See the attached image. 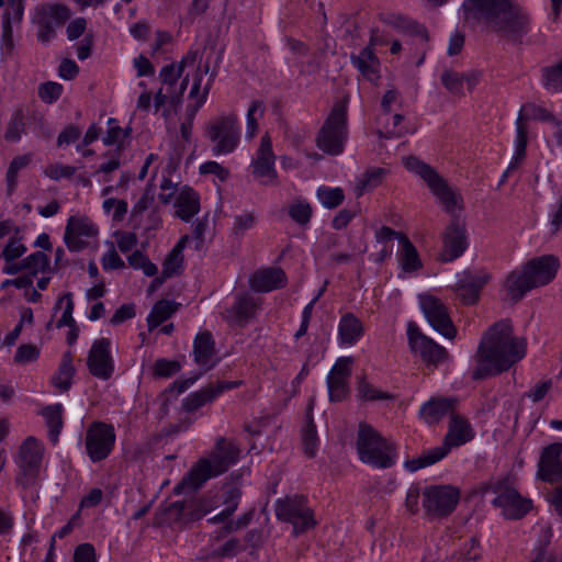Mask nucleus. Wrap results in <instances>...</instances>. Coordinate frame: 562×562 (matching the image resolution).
<instances>
[{
    "label": "nucleus",
    "instance_id": "obj_1",
    "mask_svg": "<svg viewBox=\"0 0 562 562\" xmlns=\"http://www.w3.org/2000/svg\"><path fill=\"white\" fill-rule=\"evenodd\" d=\"M526 355V341L515 337L508 319L493 324L483 335L474 355L475 368L471 378L475 381L507 371Z\"/></svg>",
    "mask_w": 562,
    "mask_h": 562
},
{
    "label": "nucleus",
    "instance_id": "obj_2",
    "mask_svg": "<svg viewBox=\"0 0 562 562\" xmlns=\"http://www.w3.org/2000/svg\"><path fill=\"white\" fill-rule=\"evenodd\" d=\"M464 20H484L498 36L522 43L530 32V14L512 0H465L462 5Z\"/></svg>",
    "mask_w": 562,
    "mask_h": 562
},
{
    "label": "nucleus",
    "instance_id": "obj_3",
    "mask_svg": "<svg viewBox=\"0 0 562 562\" xmlns=\"http://www.w3.org/2000/svg\"><path fill=\"white\" fill-rule=\"evenodd\" d=\"M240 449L232 441L220 438L209 458L200 459L176 485L173 492H194L211 477L218 476L234 465Z\"/></svg>",
    "mask_w": 562,
    "mask_h": 562
},
{
    "label": "nucleus",
    "instance_id": "obj_4",
    "mask_svg": "<svg viewBox=\"0 0 562 562\" xmlns=\"http://www.w3.org/2000/svg\"><path fill=\"white\" fill-rule=\"evenodd\" d=\"M558 268V259L552 255H546L527 261L521 270L512 271L504 282L510 301L516 304L528 291L550 283Z\"/></svg>",
    "mask_w": 562,
    "mask_h": 562
},
{
    "label": "nucleus",
    "instance_id": "obj_5",
    "mask_svg": "<svg viewBox=\"0 0 562 562\" xmlns=\"http://www.w3.org/2000/svg\"><path fill=\"white\" fill-rule=\"evenodd\" d=\"M473 438V431L470 423L458 414H452L448 432L443 438V442L439 447H435L425 451L420 457L405 462V468L415 472L425 467L431 465L443 459L453 447H459Z\"/></svg>",
    "mask_w": 562,
    "mask_h": 562
},
{
    "label": "nucleus",
    "instance_id": "obj_6",
    "mask_svg": "<svg viewBox=\"0 0 562 562\" xmlns=\"http://www.w3.org/2000/svg\"><path fill=\"white\" fill-rule=\"evenodd\" d=\"M356 445L360 460L367 464L386 469L395 462L394 446L367 423L359 424Z\"/></svg>",
    "mask_w": 562,
    "mask_h": 562
},
{
    "label": "nucleus",
    "instance_id": "obj_7",
    "mask_svg": "<svg viewBox=\"0 0 562 562\" xmlns=\"http://www.w3.org/2000/svg\"><path fill=\"white\" fill-rule=\"evenodd\" d=\"M347 104L348 97L336 102L317 134V147L328 155L337 156L344 151L348 137Z\"/></svg>",
    "mask_w": 562,
    "mask_h": 562
},
{
    "label": "nucleus",
    "instance_id": "obj_8",
    "mask_svg": "<svg viewBox=\"0 0 562 562\" xmlns=\"http://www.w3.org/2000/svg\"><path fill=\"white\" fill-rule=\"evenodd\" d=\"M404 165L409 171L417 173L426 181L428 188L437 196L446 212L452 214L457 207L462 209V205L459 204L461 196L448 186L447 181L431 166L423 162L415 156L406 157Z\"/></svg>",
    "mask_w": 562,
    "mask_h": 562
},
{
    "label": "nucleus",
    "instance_id": "obj_9",
    "mask_svg": "<svg viewBox=\"0 0 562 562\" xmlns=\"http://www.w3.org/2000/svg\"><path fill=\"white\" fill-rule=\"evenodd\" d=\"M71 15L70 9L64 3H41L32 18L36 26V38L46 45L57 36V29L61 27Z\"/></svg>",
    "mask_w": 562,
    "mask_h": 562
},
{
    "label": "nucleus",
    "instance_id": "obj_10",
    "mask_svg": "<svg viewBox=\"0 0 562 562\" xmlns=\"http://www.w3.org/2000/svg\"><path fill=\"white\" fill-rule=\"evenodd\" d=\"M205 136L213 144L214 155H226L234 151L240 138L237 115L229 113L215 117L207 124Z\"/></svg>",
    "mask_w": 562,
    "mask_h": 562
},
{
    "label": "nucleus",
    "instance_id": "obj_11",
    "mask_svg": "<svg viewBox=\"0 0 562 562\" xmlns=\"http://www.w3.org/2000/svg\"><path fill=\"white\" fill-rule=\"evenodd\" d=\"M43 446L35 437H27L19 449L16 464V484L22 490L33 488L36 484L43 459Z\"/></svg>",
    "mask_w": 562,
    "mask_h": 562
},
{
    "label": "nucleus",
    "instance_id": "obj_12",
    "mask_svg": "<svg viewBox=\"0 0 562 562\" xmlns=\"http://www.w3.org/2000/svg\"><path fill=\"white\" fill-rule=\"evenodd\" d=\"M420 308L431 327L448 339H453L457 329L443 302L431 294L418 295Z\"/></svg>",
    "mask_w": 562,
    "mask_h": 562
},
{
    "label": "nucleus",
    "instance_id": "obj_13",
    "mask_svg": "<svg viewBox=\"0 0 562 562\" xmlns=\"http://www.w3.org/2000/svg\"><path fill=\"white\" fill-rule=\"evenodd\" d=\"M115 443V431L112 425L93 422L86 434V449L92 462L108 458Z\"/></svg>",
    "mask_w": 562,
    "mask_h": 562
},
{
    "label": "nucleus",
    "instance_id": "obj_14",
    "mask_svg": "<svg viewBox=\"0 0 562 562\" xmlns=\"http://www.w3.org/2000/svg\"><path fill=\"white\" fill-rule=\"evenodd\" d=\"M407 337L411 351L418 355L428 366L437 367L448 359L446 348L425 336L414 322L407 325Z\"/></svg>",
    "mask_w": 562,
    "mask_h": 562
},
{
    "label": "nucleus",
    "instance_id": "obj_15",
    "mask_svg": "<svg viewBox=\"0 0 562 562\" xmlns=\"http://www.w3.org/2000/svg\"><path fill=\"white\" fill-rule=\"evenodd\" d=\"M98 227L87 216H70L64 234V241L70 251L78 252L89 246L88 238L97 237Z\"/></svg>",
    "mask_w": 562,
    "mask_h": 562
},
{
    "label": "nucleus",
    "instance_id": "obj_16",
    "mask_svg": "<svg viewBox=\"0 0 562 562\" xmlns=\"http://www.w3.org/2000/svg\"><path fill=\"white\" fill-rule=\"evenodd\" d=\"M443 249L439 255L442 262L452 261L463 255L468 247L467 231L463 221L453 216L442 235Z\"/></svg>",
    "mask_w": 562,
    "mask_h": 562
},
{
    "label": "nucleus",
    "instance_id": "obj_17",
    "mask_svg": "<svg viewBox=\"0 0 562 562\" xmlns=\"http://www.w3.org/2000/svg\"><path fill=\"white\" fill-rule=\"evenodd\" d=\"M206 509L198 508L192 502L176 501L166 503L156 516L157 525L173 526L201 519Z\"/></svg>",
    "mask_w": 562,
    "mask_h": 562
},
{
    "label": "nucleus",
    "instance_id": "obj_18",
    "mask_svg": "<svg viewBox=\"0 0 562 562\" xmlns=\"http://www.w3.org/2000/svg\"><path fill=\"white\" fill-rule=\"evenodd\" d=\"M109 338L97 339L88 353L87 367L89 372L100 379L109 380L114 372V360L110 352Z\"/></svg>",
    "mask_w": 562,
    "mask_h": 562
},
{
    "label": "nucleus",
    "instance_id": "obj_19",
    "mask_svg": "<svg viewBox=\"0 0 562 562\" xmlns=\"http://www.w3.org/2000/svg\"><path fill=\"white\" fill-rule=\"evenodd\" d=\"M561 454V442H553L542 449L537 470V477L539 480L551 484L562 480Z\"/></svg>",
    "mask_w": 562,
    "mask_h": 562
},
{
    "label": "nucleus",
    "instance_id": "obj_20",
    "mask_svg": "<svg viewBox=\"0 0 562 562\" xmlns=\"http://www.w3.org/2000/svg\"><path fill=\"white\" fill-rule=\"evenodd\" d=\"M254 176L260 179L262 184H276L277 171L274 169V155L272 153V144L269 135H263L260 146L256 153V159L252 162Z\"/></svg>",
    "mask_w": 562,
    "mask_h": 562
},
{
    "label": "nucleus",
    "instance_id": "obj_21",
    "mask_svg": "<svg viewBox=\"0 0 562 562\" xmlns=\"http://www.w3.org/2000/svg\"><path fill=\"white\" fill-rule=\"evenodd\" d=\"M240 384V381L218 382L215 385L209 384L200 391L189 394L182 401V408L188 413L194 412L203 405L214 401L224 391L238 387Z\"/></svg>",
    "mask_w": 562,
    "mask_h": 562
},
{
    "label": "nucleus",
    "instance_id": "obj_22",
    "mask_svg": "<svg viewBox=\"0 0 562 562\" xmlns=\"http://www.w3.org/2000/svg\"><path fill=\"white\" fill-rule=\"evenodd\" d=\"M286 276L283 269L278 267H269L257 270L249 279L250 288L256 292H270L284 288L286 284Z\"/></svg>",
    "mask_w": 562,
    "mask_h": 562
},
{
    "label": "nucleus",
    "instance_id": "obj_23",
    "mask_svg": "<svg viewBox=\"0 0 562 562\" xmlns=\"http://www.w3.org/2000/svg\"><path fill=\"white\" fill-rule=\"evenodd\" d=\"M193 355L195 363L202 368L200 375L216 364L215 342L210 331L196 335L193 342Z\"/></svg>",
    "mask_w": 562,
    "mask_h": 562
},
{
    "label": "nucleus",
    "instance_id": "obj_24",
    "mask_svg": "<svg viewBox=\"0 0 562 562\" xmlns=\"http://www.w3.org/2000/svg\"><path fill=\"white\" fill-rule=\"evenodd\" d=\"M492 503L508 519H519L531 508V499L522 497L521 494H497Z\"/></svg>",
    "mask_w": 562,
    "mask_h": 562
},
{
    "label": "nucleus",
    "instance_id": "obj_25",
    "mask_svg": "<svg viewBox=\"0 0 562 562\" xmlns=\"http://www.w3.org/2000/svg\"><path fill=\"white\" fill-rule=\"evenodd\" d=\"M423 508L428 517L450 515L459 503L460 494H423Z\"/></svg>",
    "mask_w": 562,
    "mask_h": 562
},
{
    "label": "nucleus",
    "instance_id": "obj_26",
    "mask_svg": "<svg viewBox=\"0 0 562 562\" xmlns=\"http://www.w3.org/2000/svg\"><path fill=\"white\" fill-rule=\"evenodd\" d=\"M456 404L454 398L431 397L420 406L419 416L429 425L437 424L446 415L451 417L456 413Z\"/></svg>",
    "mask_w": 562,
    "mask_h": 562
},
{
    "label": "nucleus",
    "instance_id": "obj_27",
    "mask_svg": "<svg viewBox=\"0 0 562 562\" xmlns=\"http://www.w3.org/2000/svg\"><path fill=\"white\" fill-rule=\"evenodd\" d=\"M361 321L352 313L341 316L338 325V337L341 345H355L363 335Z\"/></svg>",
    "mask_w": 562,
    "mask_h": 562
},
{
    "label": "nucleus",
    "instance_id": "obj_28",
    "mask_svg": "<svg viewBox=\"0 0 562 562\" xmlns=\"http://www.w3.org/2000/svg\"><path fill=\"white\" fill-rule=\"evenodd\" d=\"M351 64L370 81L378 79L379 59L371 47H364L358 55H351Z\"/></svg>",
    "mask_w": 562,
    "mask_h": 562
},
{
    "label": "nucleus",
    "instance_id": "obj_29",
    "mask_svg": "<svg viewBox=\"0 0 562 562\" xmlns=\"http://www.w3.org/2000/svg\"><path fill=\"white\" fill-rule=\"evenodd\" d=\"M304 507V497L302 494H295L294 496L286 494L285 497L277 501L276 516L279 520L292 522L297 518Z\"/></svg>",
    "mask_w": 562,
    "mask_h": 562
},
{
    "label": "nucleus",
    "instance_id": "obj_30",
    "mask_svg": "<svg viewBox=\"0 0 562 562\" xmlns=\"http://www.w3.org/2000/svg\"><path fill=\"white\" fill-rule=\"evenodd\" d=\"M176 205L177 215L184 222H189L200 210L198 193L191 188L182 189Z\"/></svg>",
    "mask_w": 562,
    "mask_h": 562
},
{
    "label": "nucleus",
    "instance_id": "obj_31",
    "mask_svg": "<svg viewBox=\"0 0 562 562\" xmlns=\"http://www.w3.org/2000/svg\"><path fill=\"white\" fill-rule=\"evenodd\" d=\"M76 369L72 364L71 351L64 352L56 375L53 376V384L61 392H66L71 386V380Z\"/></svg>",
    "mask_w": 562,
    "mask_h": 562
},
{
    "label": "nucleus",
    "instance_id": "obj_32",
    "mask_svg": "<svg viewBox=\"0 0 562 562\" xmlns=\"http://www.w3.org/2000/svg\"><path fill=\"white\" fill-rule=\"evenodd\" d=\"M380 20L391 25L397 30L407 31L416 35H420L425 41H428V32L425 27L419 25L418 23L411 21L403 15H398L395 13H381L379 15Z\"/></svg>",
    "mask_w": 562,
    "mask_h": 562
},
{
    "label": "nucleus",
    "instance_id": "obj_33",
    "mask_svg": "<svg viewBox=\"0 0 562 562\" xmlns=\"http://www.w3.org/2000/svg\"><path fill=\"white\" fill-rule=\"evenodd\" d=\"M177 303L168 300L158 301L151 308L147 317L149 331L158 327L161 323L170 318L178 310Z\"/></svg>",
    "mask_w": 562,
    "mask_h": 562
},
{
    "label": "nucleus",
    "instance_id": "obj_34",
    "mask_svg": "<svg viewBox=\"0 0 562 562\" xmlns=\"http://www.w3.org/2000/svg\"><path fill=\"white\" fill-rule=\"evenodd\" d=\"M402 250L398 255L400 263L405 272L419 270L423 265L418 256L416 247L412 244L407 236L401 237Z\"/></svg>",
    "mask_w": 562,
    "mask_h": 562
},
{
    "label": "nucleus",
    "instance_id": "obj_35",
    "mask_svg": "<svg viewBox=\"0 0 562 562\" xmlns=\"http://www.w3.org/2000/svg\"><path fill=\"white\" fill-rule=\"evenodd\" d=\"M63 407L60 404L49 405L43 408L42 415L46 420L48 427V438L56 445L58 442V436L63 428Z\"/></svg>",
    "mask_w": 562,
    "mask_h": 562
},
{
    "label": "nucleus",
    "instance_id": "obj_36",
    "mask_svg": "<svg viewBox=\"0 0 562 562\" xmlns=\"http://www.w3.org/2000/svg\"><path fill=\"white\" fill-rule=\"evenodd\" d=\"M258 306L259 301L250 294H239L228 312L233 313L235 319L240 322L252 317Z\"/></svg>",
    "mask_w": 562,
    "mask_h": 562
},
{
    "label": "nucleus",
    "instance_id": "obj_37",
    "mask_svg": "<svg viewBox=\"0 0 562 562\" xmlns=\"http://www.w3.org/2000/svg\"><path fill=\"white\" fill-rule=\"evenodd\" d=\"M387 170L381 167H374L367 170L357 181L356 193L358 196L364 192L371 191L380 186L387 175Z\"/></svg>",
    "mask_w": 562,
    "mask_h": 562
},
{
    "label": "nucleus",
    "instance_id": "obj_38",
    "mask_svg": "<svg viewBox=\"0 0 562 562\" xmlns=\"http://www.w3.org/2000/svg\"><path fill=\"white\" fill-rule=\"evenodd\" d=\"M108 125H109V127H108L105 136L102 138V142L106 146L116 144L114 154L121 155L125 148L122 138L130 136L131 127H127L125 130L121 128L117 125V120H115L113 117H110L108 120Z\"/></svg>",
    "mask_w": 562,
    "mask_h": 562
},
{
    "label": "nucleus",
    "instance_id": "obj_39",
    "mask_svg": "<svg viewBox=\"0 0 562 562\" xmlns=\"http://www.w3.org/2000/svg\"><path fill=\"white\" fill-rule=\"evenodd\" d=\"M32 161V155L31 154H24L16 156L12 159V161L9 165V168L7 170L5 175V181H7V193L11 195L13 191L15 190V187L18 184V173L20 170L24 169L29 166V164Z\"/></svg>",
    "mask_w": 562,
    "mask_h": 562
},
{
    "label": "nucleus",
    "instance_id": "obj_40",
    "mask_svg": "<svg viewBox=\"0 0 562 562\" xmlns=\"http://www.w3.org/2000/svg\"><path fill=\"white\" fill-rule=\"evenodd\" d=\"M22 266H24L25 270H27L32 276H37L38 273L53 272L49 267V258L44 251H35L22 260Z\"/></svg>",
    "mask_w": 562,
    "mask_h": 562
},
{
    "label": "nucleus",
    "instance_id": "obj_41",
    "mask_svg": "<svg viewBox=\"0 0 562 562\" xmlns=\"http://www.w3.org/2000/svg\"><path fill=\"white\" fill-rule=\"evenodd\" d=\"M516 477L513 474H506L496 480L483 483L479 490L472 492H517Z\"/></svg>",
    "mask_w": 562,
    "mask_h": 562
},
{
    "label": "nucleus",
    "instance_id": "obj_42",
    "mask_svg": "<svg viewBox=\"0 0 562 562\" xmlns=\"http://www.w3.org/2000/svg\"><path fill=\"white\" fill-rule=\"evenodd\" d=\"M24 131V112L22 109H16L8 123L4 139L12 143L19 142Z\"/></svg>",
    "mask_w": 562,
    "mask_h": 562
},
{
    "label": "nucleus",
    "instance_id": "obj_43",
    "mask_svg": "<svg viewBox=\"0 0 562 562\" xmlns=\"http://www.w3.org/2000/svg\"><path fill=\"white\" fill-rule=\"evenodd\" d=\"M306 417V425L302 431L303 450L308 458H313L317 450V432L312 416L307 414Z\"/></svg>",
    "mask_w": 562,
    "mask_h": 562
},
{
    "label": "nucleus",
    "instance_id": "obj_44",
    "mask_svg": "<svg viewBox=\"0 0 562 562\" xmlns=\"http://www.w3.org/2000/svg\"><path fill=\"white\" fill-rule=\"evenodd\" d=\"M520 112L525 116L524 121L528 117H531L533 120L550 122L558 127L561 126V121L557 119L550 111L540 105L527 103L521 106Z\"/></svg>",
    "mask_w": 562,
    "mask_h": 562
},
{
    "label": "nucleus",
    "instance_id": "obj_45",
    "mask_svg": "<svg viewBox=\"0 0 562 562\" xmlns=\"http://www.w3.org/2000/svg\"><path fill=\"white\" fill-rule=\"evenodd\" d=\"M543 85L546 89L558 92L562 89V60L542 69Z\"/></svg>",
    "mask_w": 562,
    "mask_h": 562
},
{
    "label": "nucleus",
    "instance_id": "obj_46",
    "mask_svg": "<svg viewBox=\"0 0 562 562\" xmlns=\"http://www.w3.org/2000/svg\"><path fill=\"white\" fill-rule=\"evenodd\" d=\"M317 198L326 209H336L345 199V193L341 188L321 187L317 190Z\"/></svg>",
    "mask_w": 562,
    "mask_h": 562
},
{
    "label": "nucleus",
    "instance_id": "obj_47",
    "mask_svg": "<svg viewBox=\"0 0 562 562\" xmlns=\"http://www.w3.org/2000/svg\"><path fill=\"white\" fill-rule=\"evenodd\" d=\"M181 370V363L177 360L160 358L155 361L151 368L154 378H170Z\"/></svg>",
    "mask_w": 562,
    "mask_h": 562
},
{
    "label": "nucleus",
    "instance_id": "obj_48",
    "mask_svg": "<svg viewBox=\"0 0 562 562\" xmlns=\"http://www.w3.org/2000/svg\"><path fill=\"white\" fill-rule=\"evenodd\" d=\"M525 116L519 112V115L516 121V150H515V159L522 160L526 156V147L528 142V130L524 124Z\"/></svg>",
    "mask_w": 562,
    "mask_h": 562
},
{
    "label": "nucleus",
    "instance_id": "obj_49",
    "mask_svg": "<svg viewBox=\"0 0 562 562\" xmlns=\"http://www.w3.org/2000/svg\"><path fill=\"white\" fill-rule=\"evenodd\" d=\"M327 387L330 402H341L349 395V386L347 380L327 376Z\"/></svg>",
    "mask_w": 562,
    "mask_h": 562
},
{
    "label": "nucleus",
    "instance_id": "obj_50",
    "mask_svg": "<svg viewBox=\"0 0 562 562\" xmlns=\"http://www.w3.org/2000/svg\"><path fill=\"white\" fill-rule=\"evenodd\" d=\"M265 105L262 101L255 100L247 111V136L252 138L258 130V119L262 117Z\"/></svg>",
    "mask_w": 562,
    "mask_h": 562
},
{
    "label": "nucleus",
    "instance_id": "obj_51",
    "mask_svg": "<svg viewBox=\"0 0 562 562\" xmlns=\"http://www.w3.org/2000/svg\"><path fill=\"white\" fill-rule=\"evenodd\" d=\"M64 301L66 302V304H65V308H64L61 317L57 321V324H56L57 328H61L64 326L69 327V326L76 325V322L72 317L74 302H72L71 293L64 294V296L57 301V303L55 305V310L59 308L60 304Z\"/></svg>",
    "mask_w": 562,
    "mask_h": 562
},
{
    "label": "nucleus",
    "instance_id": "obj_52",
    "mask_svg": "<svg viewBox=\"0 0 562 562\" xmlns=\"http://www.w3.org/2000/svg\"><path fill=\"white\" fill-rule=\"evenodd\" d=\"M358 393L361 398L368 401L389 400L391 394L375 390L370 383L366 381L364 376L358 378Z\"/></svg>",
    "mask_w": 562,
    "mask_h": 562
},
{
    "label": "nucleus",
    "instance_id": "obj_53",
    "mask_svg": "<svg viewBox=\"0 0 562 562\" xmlns=\"http://www.w3.org/2000/svg\"><path fill=\"white\" fill-rule=\"evenodd\" d=\"M256 223V216L251 212H246L234 217L232 234L236 238L244 236L245 232L250 229Z\"/></svg>",
    "mask_w": 562,
    "mask_h": 562
},
{
    "label": "nucleus",
    "instance_id": "obj_54",
    "mask_svg": "<svg viewBox=\"0 0 562 562\" xmlns=\"http://www.w3.org/2000/svg\"><path fill=\"white\" fill-rule=\"evenodd\" d=\"M459 280L481 292L482 288L488 282L490 274L485 271L465 270L461 273Z\"/></svg>",
    "mask_w": 562,
    "mask_h": 562
},
{
    "label": "nucleus",
    "instance_id": "obj_55",
    "mask_svg": "<svg viewBox=\"0 0 562 562\" xmlns=\"http://www.w3.org/2000/svg\"><path fill=\"white\" fill-rule=\"evenodd\" d=\"M63 92V86L54 81L41 83L38 87V97L45 103H53L57 101Z\"/></svg>",
    "mask_w": 562,
    "mask_h": 562
},
{
    "label": "nucleus",
    "instance_id": "obj_56",
    "mask_svg": "<svg viewBox=\"0 0 562 562\" xmlns=\"http://www.w3.org/2000/svg\"><path fill=\"white\" fill-rule=\"evenodd\" d=\"M312 207L307 202H297L290 206V217L300 225H306L312 217Z\"/></svg>",
    "mask_w": 562,
    "mask_h": 562
},
{
    "label": "nucleus",
    "instance_id": "obj_57",
    "mask_svg": "<svg viewBox=\"0 0 562 562\" xmlns=\"http://www.w3.org/2000/svg\"><path fill=\"white\" fill-rule=\"evenodd\" d=\"M182 74L181 69L176 66V63L168 64L160 69L159 79L164 85L168 86V93L173 90Z\"/></svg>",
    "mask_w": 562,
    "mask_h": 562
},
{
    "label": "nucleus",
    "instance_id": "obj_58",
    "mask_svg": "<svg viewBox=\"0 0 562 562\" xmlns=\"http://www.w3.org/2000/svg\"><path fill=\"white\" fill-rule=\"evenodd\" d=\"M183 263V255L170 251L162 263L164 278H171L180 273Z\"/></svg>",
    "mask_w": 562,
    "mask_h": 562
},
{
    "label": "nucleus",
    "instance_id": "obj_59",
    "mask_svg": "<svg viewBox=\"0 0 562 562\" xmlns=\"http://www.w3.org/2000/svg\"><path fill=\"white\" fill-rule=\"evenodd\" d=\"M442 85L454 94H463V83L461 74L452 70H446L441 75Z\"/></svg>",
    "mask_w": 562,
    "mask_h": 562
},
{
    "label": "nucleus",
    "instance_id": "obj_60",
    "mask_svg": "<svg viewBox=\"0 0 562 562\" xmlns=\"http://www.w3.org/2000/svg\"><path fill=\"white\" fill-rule=\"evenodd\" d=\"M353 363L352 357H341L339 358L334 367L331 368L328 376H334L335 379L347 380L351 375V364Z\"/></svg>",
    "mask_w": 562,
    "mask_h": 562
},
{
    "label": "nucleus",
    "instance_id": "obj_61",
    "mask_svg": "<svg viewBox=\"0 0 562 562\" xmlns=\"http://www.w3.org/2000/svg\"><path fill=\"white\" fill-rule=\"evenodd\" d=\"M248 476L249 471L246 469L233 472L224 485V492H239L240 488L246 487Z\"/></svg>",
    "mask_w": 562,
    "mask_h": 562
},
{
    "label": "nucleus",
    "instance_id": "obj_62",
    "mask_svg": "<svg viewBox=\"0 0 562 562\" xmlns=\"http://www.w3.org/2000/svg\"><path fill=\"white\" fill-rule=\"evenodd\" d=\"M293 525L294 533L297 536L299 533H302L306 531L310 528L315 527L316 521L313 518L312 512L304 507L297 518L294 519V521L291 522Z\"/></svg>",
    "mask_w": 562,
    "mask_h": 562
},
{
    "label": "nucleus",
    "instance_id": "obj_63",
    "mask_svg": "<svg viewBox=\"0 0 562 562\" xmlns=\"http://www.w3.org/2000/svg\"><path fill=\"white\" fill-rule=\"evenodd\" d=\"M40 357V349L34 345H21L14 355V361L20 364H25L37 360Z\"/></svg>",
    "mask_w": 562,
    "mask_h": 562
},
{
    "label": "nucleus",
    "instance_id": "obj_64",
    "mask_svg": "<svg viewBox=\"0 0 562 562\" xmlns=\"http://www.w3.org/2000/svg\"><path fill=\"white\" fill-rule=\"evenodd\" d=\"M25 251L26 247L23 244L19 243L15 238H11L4 246L1 252V258L7 262H12L20 258Z\"/></svg>",
    "mask_w": 562,
    "mask_h": 562
}]
</instances>
